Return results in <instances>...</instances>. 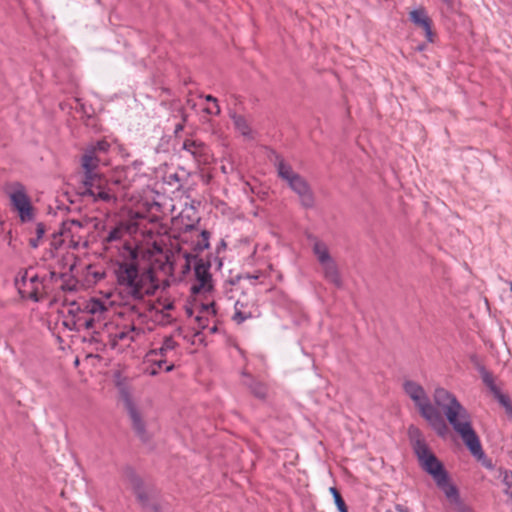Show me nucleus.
<instances>
[{"mask_svg": "<svg viewBox=\"0 0 512 512\" xmlns=\"http://www.w3.org/2000/svg\"><path fill=\"white\" fill-rule=\"evenodd\" d=\"M125 408L133 422L135 429L142 431L144 424L139 407L130 399H125Z\"/></svg>", "mask_w": 512, "mask_h": 512, "instance_id": "aec40b11", "label": "nucleus"}, {"mask_svg": "<svg viewBox=\"0 0 512 512\" xmlns=\"http://www.w3.org/2000/svg\"><path fill=\"white\" fill-rule=\"evenodd\" d=\"M178 355L179 348L177 342L170 336L164 337L160 345L153 347L146 354L147 373L156 375L161 370L170 372L174 368V362Z\"/></svg>", "mask_w": 512, "mask_h": 512, "instance_id": "6e6552de", "label": "nucleus"}, {"mask_svg": "<svg viewBox=\"0 0 512 512\" xmlns=\"http://www.w3.org/2000/svg\"><path fill=\"white\" fill-rule=\"evenodd\" d=\"M500 475L505 485V493L512 498V472L509 470H500Z\"/></svg>", "mask_w": 512, "mask_h": 512, "instance_id": "5701e85b", "label": "nucleus"}, {"mask_svg": "<svg viewBox=\"0 0 512 512\" xmlns=\"http://www.w3.org/2000/svg\"><path fill=\"white\" fill-rule=\"evenodd\" d=\"M83 225L77 220H68L62 224L60 235L63 242H69L73 246L84 244Z\"/></svg>", "mask_w": 512, "mask_h": 512, "instance_id": "dca6fc26", "label": "nucleus"}, {"mask_svg": "<svg viewBox=\"0 0 512 512\" xmlns=\"http://www.w3.org/2000/svg\"><path fill=\"white\" fill-rule=\"evenodd\" d=\"M132 488L134 490V493L136 494V496L139 498V500L143 501L144 500V496H143V493H142V490H141V480L138 479V478H134L132 480Z\"/></svg>", "mask_w": 512, "mask_h": 512, "instance_id": "cd10ccee", "label": "nucleus"}, {"mask_svg": "<svg viewBox=\"0 0 512 512\" xmlns=\"http://www.w3.org/2000/svg\"><path fill=\"white\" fill-rule=\"evenodd\" d=\"M434 401L470 453L478 460L485 459L481 442L472 426L471 415L455 395L444 388H437L434 391Z\"/></svg>", "mask_w": 512, "mask_h": 512, "instance_id": "7ed1b4c3", "label": "nucleus"}, {"mask_svg": "<svg viewBox=\"0 0 512 512\" xmlns=\"http://www.w3.org/2000/svg\"><path fill=\"white\" fill-rule=\"evenodd\" d=\"M109 149V143L106 140L98 141L95 146L90 150H95V154L98 155L101 152H106Z\"/></svg>", "mask_w": 512, "mask_h": 512, "instance_id": "c85d7f7f", "label": "nucleus"}, {"mask_svg": "<svg viewBox=\"0 0 512 512\" xmlns=\"http://www.w3.org/2000/svg\"><path fill=\"white\" fill-rule=\"evenodd\" d=\"M103 276V272L95 270L92 266L87 267L86 280L89 284L96 283L98 280L102 279Z\"/></svg>", "mask_w": 512, "mask_h": 512, "instance_id": "a878e982", "label": "nucleus"}, {"mask_svg": "<svg viewBox=\"0 0 512 512\" xmlns=\"http://www.w3.org/2000/svg\"><path fill=\"white\" fill-rule=\"evenodd\" d=\"M206 100L213 103L211 107L205 108L206 112L211 115H218L220 113V107L217 103V99L211 95H207Z\"/></svg>", "mask_w": 512, "mask_h": 512, "instance_id": "bb28decb", "label": "nucleus"}, {"mask_svg": "<svg viewBox=\"0 0 512 512\" xmlns=\"http://www.w3.org/2000/svg\"><path fill=\"white\" fill-rule=\"evenodd\" d=\"M36 231H37L38 238H41L44 234V228H43L42 224L37 225Z\"/></svg>", "mask_w": 512, "mask_h": 512, "instance_id": "c756f323", "label": "nucleus"}, {"mask_svg": "<svg viewBox=\"0 0 512 512\" xmlns=\"http://www.w3.org/2000/svg\"><path fill=\"white\" fill-rule=\"evenodd\" d=\"M313 251L324 270L325 277L333 284L339 286L341 284L340 275L326 244L315 241Z\"/></svg>", "mask_w": 512, "mask_h": 512, "instance_id": "ddd939ff", "label": "nucleus"}, {"mask_svg": "<svg viewBox=\"0 0 512 512\" xmlns=\"http://www.w3.org/2000/svg\"><path fill=\"white\" fill-rule=\"evenodd\" d=\"M123 211L126 214V219L120 221L107 235L105 238L106 242L113 243L117 241H123L125 245L130 246L126 240V236H132L138 231V221L144 217L139 211H133L130 208H124ZM131 247H133L131 245ZM124 248V247H122ZM123 249H121L122 251Z\"/></svg>", "mask_w": 512, "mask_h": 512, "instance_id": "9b49d317", "label": "nucleus"}, {"mask_svg": "<svg viewBox=\"0 0 512 512\" xmlns=\"http://www.w3.org/2000/svg\"><path fill=\"white\" fill-rule=\"evenodd\" d=\"M196 281L191 287L192 293L196 296L192 307L186 309L189 316L195 315V321L199 328H206L210 320L216 316L215 303L209 294L212 290L211 275L205 265L195 267Z\"/></svg>", "mask_w": 512, "mask_h": 512, "instance_id": "20e7f679", "label": "nucleus"}, {"mask_svg": "<svg viewBox=\"0 0 512 512\" xmlns=\"http://www.w3.org/2000/svg\"><path fill=\"white\" fill-rule=\"evenodd\" d=\"M247 278H254V279H257V276H250L248 275Z\"/></svg>", "mask_w": 512, "mask_h": 512, "instance_id": "72a5a7b5", "label": "nucleus"}, {"mask_svg": "<svg viewBox=\"0 0 512 512\" xmlns=\"http://www.w3.org/2000/svg\"><path fill=\"white\" fill-rule=\"evenodd\" d=\"M445 3L450 4L452 0H443Z\"/></svg>", "mask_w": 512, "mask_h": 512, "instance_id": "473e14b6", "label": "nucleus"}, {"mask_svg": "<svg viewBox=\"0 0 512 512\" xmlns=\"http://www.w3.org/2000/svg\"><path fill=\"white\" fill-rule=\"evenodd\" d=\"M330 493L332 494L335 504L340 512H348L346 504L344 500L342 499L339 491L335 487H331L329 489Z\"/></svg>", "mask_w": 512, "mask_h": 512, "instance_id": "393cba45", "label": "nucleus"}, {"mask_svg": "<svg viewBox=\"0 0 512 512\" xmlns=\"http://www.w3.org/2000/svg\"><path fill=\"white\" fill-rule=\"evenodd\" d=\"M445 497L447 498L450 505L453 507V509L457 512H474L473 509L464 503L459 495V491L456 488V486H453L451 488V491L448 490L444 493Z\"/></svg>", "mask_w": 512, "mask_h": 512, "instance_id": "6ab92c4d", "label": "nucleus"}, {"mask_svg": "<svg viewBox=\"0 0 512 512\" xmlns=\"http://www.w3.org/2000/svg\"><path fill=\"white\" fill-rule=\"evenodd\" d=\"M8 196L12 211L22 223L32 222L35 219L36 208L22 184L15 183L11 185L8 190Z\"/></svg>", "mask_w": 512, "mask_h": 512, "instance_id": "1a4fd4ad", "label": "nucleus"}, {"mask_svg": "<svg viewBox=\"0 0 512 512\" xmlns=\"http://www.w3.org/2000/svg\"><path fill=\"white\" fill-rule=\"evenodd\" d=\"M403 388L407 396L418 408L421 416L425 418L439 435H444L447 431V426L440 412L430 403L424 388L419 383L412 380L405 381Z\"/></svg>", "mask_w": 512, "mask_h": 512, "instance_id": "0eeeda50", "label": "nucleus"}, {"mask_svg": "<svg viewBox=\"0 0 512 512\" xmlns=\"http://www.w3.org/2000/svg\"><path fill=\"white\" fill-rule=\"evenodd\" d=\"M31 245H32L33 247H37V242H36L35 240H31Z\"/></svg>", "mask_w": 512, "mask_h": 512, "instance_id": "7c9ffc66", "label": "nucleus"}, {"mask_svg": "<svg viewBox=\"0 0 512 512\" xmlns=\"http://www.w3.org/2000/svg\"><path fill=\"white\" fill-rule=\"evenodd\" d=\"M162 253V248L153 243L131 247L125 245L120 251L122 262L117 270V279L124 290L135 299H141L155 292L158 285L151 268L146 265Z\"/></svg>", "mask_w": 512, "mask_h": 512, "instance_id": "f257e3e1", "label": "nucleus"}, {"mask_svg": "<svg viewBox=\"0 0 512 512\" xmlns=\"http://www.w3.org/2000/svg\"><path fill=\"white\" fill-rule=\"evenodd\" d=\"M77 309H79V313L75 316L74 321L76 328L78 330H92L93 332H98L101 328H104L107 333L108 344L118 352H123L129 348L141 333L132 325L104 323V320L108 317L109 309L100 300L84 301Z\"/></svg>", "mask_w": 512, "mask_h": 512, "instance_id": "f03ea898", "label": "nucleus"}, {"mask_svg": "<svg viewBox=\"0 0 512 512\" xmlns=\"http://www.w3.org/2000/svg\"><path fill=\"white\" fill-rule=\"evenodd\" d=\"M410 19L415 26L422 29L426 39L433 42V31L431 29V19L423 8H417L410 12Z\"/></svg>", "mask_w": 512, "mask_h": 512, "instance_id": "f3484780", "label": "nucleus"}, {"mask_svg": "<svg viewBox=\"0 0 512 512\" xmlns=\"http://www.w3.org/2000/svg\"><path fill=\"white\" fill-rule=\"evenodd\" d=\"M183 149L190 153L198 163L207 162L206 147L195 140H186L183 143Z\"/></svg>", "mask_w": 512, "mask_h": 512, "instance_id": "a211bd4d", "label": "nucleus"}, {"mask_svg": "<svg viewBox=\"0 0 512 512\" xmlns=\"http://www.w3.org/2000/svg\"><path fill=\"white\" fill-rule=\"evenodd\" d=\"M101 162L99 155L95 150H87L82 157V168L84 169L83 183L86 193L93 198L95 202L116 203V192L108 187V180L104 174H99L96 170Z\"/></svg>", "mask_w": 512, "mask_h": 512, "instance_id": "39448f33", "label": "nucleus"}, {"mask_svg": "<svg viewBox=\"0 0 512 512\" xmlns=\"http://www.w3.org/2000/svg\"><path fill=\"white\" fill-rule=\"evenodd\" d=\"M222 170H223V172H225V173H226V172H227V167L222 166Z\"/></svg>", "mask_w": 512, "mask_h": 512, "instance_id": "2f4dec72", "label": "nucleus"}, {"mask_svg": "<svg viewBox=\"0 0 512 512\" xmlns=\"http://www.w3.org/2000/svg\"><path fill=\"white\" fill-rule=\"evenodd\" d=\"M410 435L413 441V449L419 461L421 468L428 473L436 483L437 487L445 493L455 486L445 470L441 461L428 447L420 432L416 428L410 429Z\"/></svg>", "mask_w": 512, "mask_h": 512, "instance_id": "423d86ee", "label": "nucleus"}, {"mask_svg": "<svg viewBox=\"0 0 512 512\" xmlns=\"http://www.w3.org/2000/svg\"><path fill=\"white\" fill-rule=\"evenodd\" d=\"M174 304L172 301L168 299L159 300L157 304L154 305L153 309H155L156 312H160L164 314L165 316H169L168 311L173 309Z\"/></svg>", "mask_w": 512, "mask_h": 512, "instance_id": "b1692460", "label": "nucleus"}, {"mask_svg": "<svg viewBox=\"0 0 512 512\" xmlns=\"http://www.w3.org/2000/svg\"><path fill=\"white\" fill-rule=\"evenodd\" d=\"M260 316L259 308L252 296L243 294L234 305L232 320L237 324H242L246 320Z\"/></svg>", "mask_w": 512, "mask_h": 512, "instance_id": "4468645a", "label": "nucleus"}, {"mask_svg": "<svg viewBox=\"0 0 512 512\" xmlns=\"http://www.w3.org/2000/svg\"><path fill=\"white\" fill-rule=\"evenodd\" d=\"M484 381L490 387V389L492 390V392L494 393L495 397L498 399L500 404L506 409L507 413L511 414L512 406L510 404V400H509L508 396H506L500 392V390L494 385L490 376H485Z\"/></svg>", "mask_w": 512, "mask_h": 512, "instance_id": "412c9836", "label": "nucleus"}, {"mask_svg": "<svg viewBox=\"0 0 512 512\" xmlns=\"http://www.w3.org/2000/svg\"><path fill=\"white\" fill-rule=\"evenodd\" d=\"M278 173L279 176L289 184L291 189L298 194L301 203L305 207H311L313 205L314 198L308 184L302 177L296 174L289 165L280 161L278 163Z\"/></svg>", "mask_w": 512, "mask_h": 512, "instance_id": "f8f14e48", "label": "nucleus"}, {"mask_svg": "<svg viewBox=\"0 0 512 512\" xmlns=\"http://www.w3.org/2000/svg\"><path fill=\"white\" fill-rule=\"evenodd\" d=\"M510 290L512 291V282H509Z\"/></svg>", "mask_w": 512, "mask_h": 512, "instance_id": "f704fd0d", "label": "nucleus"}, {"mask_svg": "<svg viewBox=\"0 0 512 512\" xmlns=\"http://www.w3.org/2000/svg\"><path fill=\"white\" fill-rule=\"evenodd\" d=\"M233 122H234L235 128L237 129V131L239 133H241L243 136L250 135L251 129H250V126H249L247 120L244 117L239 116V115H234Z\"/></svg>", "mask_w": 512, "mask_h": 512, "instance_id": "4be33fe9", "label": "nucleus"}, {"mask_svg": "<svg viewBox=\"0 0 512 512\" xmlns=\"http://www.w3.org/2000/svg\"><path fill=\"white\" fill-rule=\"evenodd\" d=\"M139 166L133 164L131 166H118L104 174V177L108 180V187H111L116 192V200L121 192H125L129 189L133 183L140 176Z\"/></svg>", "mask_w": 512, "mask_h": 512, "instance_id": "9d476101", "label": "nucleus"}, {"mask_svg": "<svg viewBox=\"0 0 512 512\" xmlns=\"http://www.w3.org/2000/svg\"><path fill=\"white\" fill-rule=\"evenodd\" d=\"M19 285V291L24 297L38 301L43 294V281L32 271H26Z\"/></svg>", "mask_w": 512, "mask_h": 512, "instance_id": "2eb2a0df", "label": "nucleus"}]
</instances>
